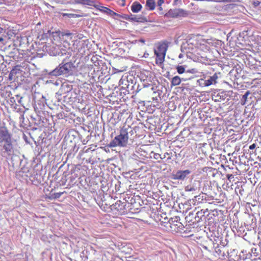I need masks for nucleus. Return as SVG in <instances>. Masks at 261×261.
I'll list each match as a JSON object with an SVG mask.
<instances>
[{"label":"nucleus","instance_id":"nucleus-1","mask_svg":"<svg viewBox=\"0 0 261 261\" xmlns=\"http://www.w3.org/2000/svg\"><path fill=\"white\" fill-rule=\"evenodd\" d=\"M0 147L3 155H12L14 152L12 135L5 123L0 122Z\"/></svg>","mask_w":261,"mask_h":261},{"label":"nucleus","instance_id":"nucleus-2","mask_svg":"<svg viewBox=\"0 0 261 261\" xmlns=\"http://www.w3.org/2000/svg\"><path fill=\"white\" fill-rule=\"evenodd\" d=\"M188 45H191L192 49H195L197 55L203 58V53L209 51V43L199 36H193L188 41Z\"/></svg>","mask_w":261,"mask_h":261},{"label":"nucleus","instance_id":"nucleus-3","mask_svg":"<svg viewBox=\"0 0 261 261\" xmlns=\"http://www.w3.org/2000/svg\"><path fill=\"white\" fill-rule=\"evenodd\" d=\"M128 141V128L125 126L121 128L120 134L116 136L112 140L110 144V147H125L126 146Z\"/></svg>","mask_w":261,"mask_h":261},{"label":"nucleus","instance_id":"nucleus-4","mask_svg":"<svg viewBox=\"0 0 261 261\" xmlns=\"http://www.w3.org/2000/svg\"><path fill=\"white\" fill-rule=\"evenodd\" d=\"M168 46L166 43H159L156 48L154 49V55L156 56L155 63L160 66L165 61V58Z\"/></svg>","mask_w":261,"mask_h":261},{"label":"nucleus","instance_id":"nucleus-5","mask_svg":"<svg viewBox=\"0 0 261 261\" xmlns=\"http://www.w3.org/2000/svg\"><path fill=\"white\" fill-rule=\"evenodd\" d=\"M72 64L70 62L66 63L62 65L60 64L59 66L51 71L49 74L53 76H59L62 74H66L71 70Z\"/></svg>","mask_w":261,"mask_h":261},{"label":"nucleus","instance_id":"nucleus-6","mask_svg":"<svg viewBox=\"0 0 261 261\" xmlns=\"http://www.w3.org/2000/svg\"><path fill=\"white\" fill-rule=\"evenodd\" d=\"M188 15V13L181 9H170L167 13V15L172 18L186 17Z\"/></svg>","mask_w":261,"mask_h":261},{"label":"nucleus","instance_id":"nucleus-7","mask_svg":"<svg viewBox=\"0 0 261 261\" xmlns=\"http://www.w3.org/2000/svg\"><path fill=\"white\" fill-rule=\"evenodd\" d=\"M92 6H93L96 9L99 10L101 12L105 14H107L110 16H114L118 15V14L116 13L111 10L109 8L106 7L101 6L100 5L96 4L95 1L94 2V5H93Z\"/></svg>","mask_w":261,"mask_h":261},{"label":"nucleus","instance_id":"nucleus-8","mask_svg":"<svg viewBox=\"0 0 261 261\" xmlns=\"http://www.w3.org/2000/svg\"><path fill=\"white\" fill-rule=\"evenodd\" d=\"M218 79V76L216 73H215L213 76H210L208 80H203L202 79L198 80L199 85L202 86L207 87L212 85L214 83H216V81Z\"/></svg>","mask_w":261,"mask_h":261},{"label":"nucleus","instance_id":"nucleus-9","mask_svg":"<svg viewBox=\"0 0 261 261\" xmlns=\"http://www.w3.org/2000/svg\"><path fill=\"white\" fill-rule=\"evenodd\" d=\"M191 173L189 170H179L173 174V179L177 180H184L186 176Z\"/></svg>","mask_w":261,"mask_h":261},{"label":"nucleus","instance_id":"nucleus-10","mask_svg":"<svg viewBox=\"0 0 261 261\" xmlns=\"http://www.w3.org/2000/svg\"><path fill=\"white\" fill-rule=\"evenodd\" d=\"M55 34L58 36L60 39L64 40V41H66L68 40L71 41L72 39V34L70 33H65L61 32L60 31L53 32V35L54 37L55 36Z\"/></svg>","mask_w":261,"mask_h":261},{"label":"nucleus","instance_id":"nucleus-11","mask_svg":"<svg viewBox=\"0 0 261 261\" xmlns=\"http://www.w3.org/2000/svg\"><path fill=\"white\" fill-rule=\"evenodd\" d=\"M75 4L92 6L94 5V0H73Z\"/></svg>","mask_w":261,"mask_h":261},{"label":"nucleus","instance_id":"nucleus-12","mask_svg":"<svg viewBox=\"0 0 261 261\" xmlns=\"http://www.w3.org/2000/svg\"><path fill=\"white\" fill-rule=\"evenodd\" d=\"M182 79L178 75L174 76L171 81V87L178 86L180 84Z\"/></svg>","mask_w":261,"mask_h":261},{"label":"nucleus","instance_id":"nucleus-13","mask_svg":"<svg viewBox=\"0 0 261 261\" xmlns=\"http://www.w3.org/2000/svg\"><path fill=\"white\" fill-rule=\"evenodd\" d=\"M141 8V5L138 3H134L131 7L132 11L134 13L138 12Z\"/></svg>","mask_w":261,"mask_h":261},{"label":"nucleus","instance_id":"nucleus-14","mask_svg":"<svg viewBox=\"0 0 261 261\" xmlns=\"http://www.w3.org/2000/svg\"><path fill=\"white\" fill-rule=\"evenodd\" d=\"M146 6L149 8L150 10H154L155 7L154 0H147Z\"/></svg>","mask_w":261,"mask_h":261},{"label":"nucleus","instance_id":"nucleus-15","mask_svg":"<svg viewBox=\"0 0 261 261\" xmlns=\"http://www.w3.org/2000/svg\"><path fill=\"white\" fill-rule=\"evenodd\" d=\"M6 101L12 107H14L16 105V100L14 97L9 96L7 97Z\"/></svg>","mask_w":261,"mask_h":261},{"label":"nucleus","instance_id":"nucleus-16","mask_svg":"<svg viewBox=\"0 0 261 261\" xmlns=\"http://www.w3.org/2000/svg\"><path fill=\"white\" fill-rule=\"evenodd\" d=\"M132 20H134L136 22H144L147 21V19L145 17H132Z\"/></svg>","mask_w":261,"mask_h":261},{"label":"nucleus","instance_id":"nucleus-17","mask_svg":"<svg viewBox=\"0 0 261 261\" xmlns=\"http://www.w3.org/2000/svg\"><path fill=\"white\" fill-rule=\"evenodd\" d=\"M176 69L178 74H182L186 72L185 67L184 65H178L176 66Z\"/></svg>","mask_w":261,"mask_h":261},{"label":"nucleus","instance_id":"nucleus-18","mask_svg":"<svg viewBox=\"0 0 261 261\" xmlns=\"http://www.w3.org/2000/svg\"><path fill=\"white\" fill-rule=\"evenodd\" d=\"M64 192L55 193L51 196L49 197L50 199L59 198Z\"/></svg>","mask_w":261,"mask_h":261},{"label":"nucleus","instance_id":"nucleus-19","mask_svg":"<svg viewBox=\"0 0 261 261\" xmlns=\"http://www.w3.org/2000/svg\"><path fill=\"white\" fill-rule=\"evenodd\" d=\"M249 91H247L245 93V94L244 95H243V97H242V101H244L243 102V105H244L245 103V101L247 98V97H248V95H249Z\"/></svg>","mask_w":261,"mask_h":261},{"label":"nucleus","instance_id":"nucleus-20","mask_svg":"<svg viewBox=\"0 0 261 261\" xmlns=\"http://www.w3.org/2000/svg\"><path fill=\"white\" fill-rule=\"evenodd\" d=\"M185 191L187 192L194 191H195V189L190 186H187L185 188Z\"/></svg>","mask_w":261,"mask_h":261},{"label":"nucleus","instance_id":"nucleus-21","mask_svg":"<svg viewBox=\"0 0 261 261\" xmlns=\"http://www.w3.org/2000/svg\"><path fill=\"white\" fill-rule=\"evenodd\" d=\"M145 41L143 39H139V40H134L133 42V43H135V44H136V43L139 44V43H141L143 44H144L145 43Z\"/></svg>","mask_w":261,"mask_h":261},{"label":"nucleus","instance_id":"nucleus-22","mask_svg":"<svg viewBox=\"0 0 261 261\" xmlns=\"http://www.w3.org/2000/svg\"><path fill=\"white\" fill-rule=\"evenodd\" d=\"M19 71H20V69H17L16 68L13 69L10 73V75L11 76L14 74H16Z\"/></svg>","mask_w":261,"mask_h":261},{"label":"nucleus","instance_id":"nucleus-23","mask_svg":"<svg viewBox=\"0 0 261 261\" xmlns=\"http://www.w3.org/2000/svg\"><path fill=\"white\" fill-rule=\"evenodd\" d=\"M153 157L155 160L163 159V158L161 156V155L159 153H154Z\"/></svg>","mask_w":261,"mask_h":261},{"label":"nucleus","instance_id":"nucleus-24","mask_svg":"<svg viewBox=\"0 0 261 261\" xmlns=\"http://www.w3.org/2000/svg\"><path fill=\"white\" fill-rule=\"evenodd\" d=\"M226 177L229 180H231V178L234 177L233 175L231 174H228L226 175Z\"/></svg>","mask_w":261,"mask_h":261},{"label":"nucleus","instance_id":"nucleus-25","mask_svg":"<svg viewBox=\"0 0 261 261\" xmlns=\"http://www.w3.org/2000/svg\"><path fill=\"white\" fill-rule=\"evenodd\" d=\"M187 72L193 74L196 72V70L195 69H191L187 70Z\"/></svg>","mask_w":261,"mask_h":261},{"label":"nucleus","instance_id":"nucleus-26","mask_svg":"<svg viewBox=\"0 0 261 261\" xmlns=\"http://www.w3.org/2000/svg\"><path fill=\"white\" fill-rule=\"evenodd\" d=\"M256 147V144L255 143H253L249 146V148L250 149H254Z\"/></svg>","mask_w":261,"mask_h":261},{"label":"nucleus","instance_id":"nucleus-27","mask_svg":"<svg viewBox=\"0 0 261 261\" xmlns=\"http://www.w3.org/2000/svg\"><path fill=\"white\" fill-rule=\"evenodd\" d=\"M164 3V0H159L158 1V5L159 6H161L162 5V4Z\"/></svg>","mask_w":261,"mask_h":261},{"label":"nucleus","instance_id":"nucleus-28","mask_svg":"<svg viewBox=\"0 0 261 261\" xmlns=\"http://www.w3.org/2000/svg\"><path fill=\"white\" fill-rule=\"evenodd\" d=\"M166 154H167V155H169V153H165V154H164V157H163V158H163V159L165 158L166 157Z\"/></svg>","mask_w":261,"mask_h":261},{"label":"nucleus","instance_id":"nucleus-29","mask_svg":"<svg viewBox=\"0 0 261 261\" xmlns=\"http://www.w3.org/2000/svg\"><path fill=\"white\" fill-rule=\"evenodd\" d=\"M168 160L171 159V158H170V156H169V157L168 158Z\"/></svg>","mask_w":261,"mask_h":261},{"label":"nucleus","instance_id":"nucleus-30","mask_svg":"<svg viewBox=\"0 0 261 261\" xmlns=\"http://www.w3.org/2000/svg\"><path fill=\"white\" fill-rule=\"evenodd\" d=\"M1 40H3V38H0V41H1Z\"/></svg>","mask_w":261,"mask_h":261}]
</instances>
